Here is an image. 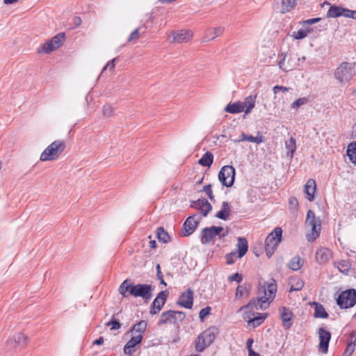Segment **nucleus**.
<instances>
[{
	"mask_svg": "<svg viewBox=\"0 0 356 356\" xmlns=\"http://www.w3.org/2000/svg\"><path fill=\"white\" fill-rule=\"evenodd\" d=\"M316 189V182L314 179H309L305 185V193L309 201H313L314 199V193Z\"/></svg>",
	"mask_w": 356,
	"mask_h": 356,
	"instance_id": "nucleus-24",
	"label": "nucleus"
},
{
	"mask_svg": "<svg viewBox=\"0 0 356 356\" xmlns=\"http://www.w3.org/2000/svg\"><path fill=\"white\" fill-rule=\"evenodd\" d=\"M319 337L318 348L323 353L328 351L329 343L331 339V332L324 327H320L318 331Z\"/></svg>",
	"mask_w": 356,
	"mask_h": 356,
	"instance_id": "nucleus-13",
	"label": "nucleus"
},
{
	"mask_svg": "<svg viewBox=\"0 0 356 356\" xmlns=\"http://www.w3.org/2000/svg\"><path fill=\"white\" fill-rule=\"evenodd\" d=\"M286 148L288 149L287 156L291 158L293 157L294 152L296 150V139L291 137L290 139L285 142Z\"/></svg>",
	"mask_w": 356,
	"mask_h": 356,
	"instance_id": "nucleus-37",
	"label": "nucleus"
},
{
	"mask_svg": "<svg viewBox=\"0 0 356 356\" xmlns=\"http://www.w3.org/2000/svg\"><path fill=\"white\" fill-rule=\"evenodd\" d=\"M168 295L167 291H161L158 293L150 306V314L155 315L161 310L166 302Z\"/></svg>",
	"mask_w": 356,
	"mask_h": 356,
	"instance_id": "nucleus-11",
	"label": "nucleus"
},
{
	"mask_svg": "<svg viewBox=\"0 0 356 356\" xmlns=\"http://www.w3.org/2000/svg\"><path fill=\"white\" fill-rule=\"evenodd\" d=\"M248 250V240L245 237H238L237 238V257L241 259L247 253Z\"/></svg>",
	"mask_w": 356,
	"mask_h": 356,
	"instance_id": "nucleus-22",
	"label": "nucleus"
},
{
	"mask_svg": "<svg viewBox=\"0 0 356 356\" xmlns=\"http://www.w3.org/2000/svg\"><path fill=\"white\" fill-rule=\"evenodd\" d=\"M291 288L290 291H300L304 286V282L298 277L292 278L290 280Z\"/></svg>",
	"mask_w": 356,
	"mask_h": 356,
	"instance_id": "nucleus-38",
	"label": "nucleus"
},
{
	"mask_svg": "<svg viewBox=\"0 0 356 356\" xmlns=\"http://www.w3.org/2000/svg\"><path fill=\"white\" fill-rule=\"evenodd\" d=\"M301 259L297 255L293 257L289 262L288 266L293 270H298L302 267Z\"/></svg>",
	"mask_w": 356,
	"mask_h": 356,
	"instance_id": "nucleus-42",
	"label": "nucleus"
},
{
	"mask_svg": "<svg viewBox=\"0 0 356 356\" xmlns=\"http://www.w3.org/2000/svg\"><path fill=\"white\" fill-rule=\"evenodd\" d=\"M194 293L191 288L183 291L177 301V305L186 309H192L193 306Z\"/></svg>",
	"mask_w": 356,
	"mask_h": 356,
	"instance_id": "nucleus-12",
	"label": "nucleus"
},
{
	"mask_svg": "<svg viewBox=\"0 0 356 356\" xmlns=\"http://www.w3.org/2000/svg\"><path fill=\"white\" fill-rule=\"evenodd\" d=\"M228 280L231 282H236L238 283H240L243 280L242 275L239 274L238 273H236L232 274L228 277Z\"/></svg>",
	"mask_w": 356,
	"mask_h": 356,
	"instance_id": "nucleus-56",
	"label": "nucleus"
},
{
	"mask_svg": "<svg viewBox=\"0 0 356 356\" xmlns=\"http://www.w3.org/2000/svg\"><path fill=\"white\" fill-rule=\"evenodd\" d=\"M337 304L341 309H349L356 305V289H346L339 295Z\"/></svg>",
	"mask_w": 356,
	"mask_h": 356,
	"instance_id": "nucleus-5",
	"label": "nucleus"
},
{
	"mask_svg": "<svg viewBox=\"0 0 356 356\" xmlns=\"http://www.w3.org/2000/svg\"><path fill=\"white\" fill-rule=\"evenodd\" d=\"M65 34L64 33H60L54 36L50 42L55 47L56 49L59 48L65 40Z\"/></svg>",
	"mask_w": 356,
	"mask_h": 356,
	"instance_id": "nucleus-39",
	"label": "nucleus"
},
{
	"mask_svg": "<svg viewBox=\"0 0 356 356\" xmlns=\"http://www.w3.org/2000/svg\"><path fill=\"white\" fill-rule=\"evenodd\" d=\"M118 59V57L116 58H114L113 59H112L111 60H110L106 66H104V67L102 69V74H103L107 68H109V70L111 71L114 69L115 66V62L116 60Z\"/></svg>",
	"mask_w": 356,
	"mask_h": 356,
	"instance_id": "nucleus-54",
	"label": "nucleus"
},
{
	"mask_svg": "<svg viewBox=\"0 0 356 356\" xmlns=\"http://www.w3.org/2000/svg\"><path fill=\"white\" fill-rule=\"evenodd\" d=\"M279 312L284 328L286 330L291 328L293 325L292 318L293 316V313L289 308L286 307H281L279 309Z\"/></svg>",
	"mask_w": 356,
	"mask_h": 356,
	"instance_id": "nucleus-15",
	"label": "nucleus"
},
{
	"mask_svg": "<svg viewBox=\"0 0 356 356\" xmlns=\"http://www.w3.org/2000/svg\"><path fill=\"white\" fill-rule=\"evenodd\" d=\"M207 347H208V346L207 345L205 340L201 337L200 334H199L195 341V350L201 353L203 352Z\"/></svg>",
	"mask_w": 356,
	"mask_h": 356,
	"instance_id": "nucleus-41",
	"label": "nucleus"
},
{
	"mask_svg": "<svg viewBox=\"0 0 356 356\" xmlns=\"http://www.w3.org/2000/svg\"><path fill=\"white\" fill-rule=\"evenodd\" d=\"M237 257V253L236 251H232L231 252L225 255L226 263L227 265H232L236 261Z\"/></svg>",
	"mask_w": 356,
	"mask_h": 356,
	"instance_id": "nucleus-47",
	"label": "nucleus"
},
{
	"mask_svg": "<svg viewBox=\"0 0 356 356\" xmlns=\"http://www.w3.org/2000/svg\"><path fill=\"white\" fill-rule=\"evenodd\" d=\"M250 293V285L243 284V285H239L236 288V298H241L243 296H248Z\"/></svg>",
	"mask_w": 356,
	"mask_h": 356,
	"instance_id": "nucleus-36",
	"label": "nucleus"
},
{
	"mask_svg": "<svg viewBox=\"0 0 356 356\" xmlns=\"http://www.w3.org/2000/svg\"><path fill=\"white\" fill-rule=\"evenodd\" d=\"M164 324L178 325L176 319V313L174 310H168L161 314L158 325L161 326Z\"/></svg>",
	"mask_w": 356,
	"mask_h": 356,
	"instance_id": "nucleus-17",
	"label": "nucleus"
},
{
	"mask_svg": "<svg viewBox=\"0 0 356 356\" xmlns=\"http://www.w3.org/2000/svg\"><path fill=\"white\" fill-rule=\"evenodd\" d=\"M218 332L219 331L217 327L211 326L202 332L200 335L201 337L205 340L207 345L209 346L214 341Z\"/></svg>",
	"mask_w": 356,
	"mask_h": 356,
	"instance_id": "nucleus-20",
	"label": "nucleus"
},
{
	"mask_svg": "<svg viewBox=\"0 0 356 356\" xmlns=\"http://www.w3.org/2000/svg\"><path fill=\"white\" fill-rule=\"evenodd\" d=\"M308 99L307 97H301L293 102L291 104V108H298L300 106L305 105L307 103Z\"/></svg>",
	"mask_w": 356,
	"mask_h": 356,
	"instance_id": "nucleus-48",
	"label": "nucleus"
},
{
	"mask_svg": "<svg viewBox=\"0 0 356 356\" xmlns=\"http://www.w3.org/2000/svg\"><path fill=\"white\" fill-rule=\"evenodd\" d=\"M347 156L350 161L356 165V141L351 142L347 147Z\"/></svg>",
	"mask_w": 356,
	"mask_h": 356,
	"instance_id": "nucleus-34",
	"label": "nucleus"
},
{
	"mask_svg": "<svg viewBox=\"0 0 356 356\" xmlns=\"http://www.w3.org/2000/svg\"><path fill=\"white\" fill-rule=\"evenodd\" d=\"M224 228L222 227H218L213 225L210 227H205L201 232V242L202 244H207L210 243L215 237L219 236V238H222L227 235V232H223Z\"/></svg>",
	"mask_w": 356,
	"mask_h": 356,
	"instance_id": "nucleus-7",
	"label": "nucleus"
},
{
	"mask_svg": "<svg viewBox=\"0 0 356 356\" xmlns=\"http://www.w3.org/2000/svg\"><path fill=\"white\" fill-rule=\"evenodd\" d=\"M266 316H267V314H259L258 316H257L252 318H250L248 321V323L249 324H252L254 327H258L259 325H260L264 321Z\"/></svg>",
	"mask_w": 356,
	"mask_h": 356,
	"instance_id": "nucleus-40",
	"label": "nucleus"
},
{
	"mask_svg": "<svg viewBox=\"0 0 356 356\" xmlns=\"http://www.w3.org/2000/svg\"><path fill=\"white\" fill-rule=\"evenodd\" d=\"M154 287L151 284H132L129 280H125L120 285L119 293L124 298L131 296L134 298H142L144 300L147 301L152 297V291Z\"/></svg>",
	"mask_w": 356,
	"mask_h": 356,
	"instance_id": "nucleus-1",
	"label": "nucleus"
},
{
	"mask_svg": "<svg viewBox=\"0 0 356 356\" xmlns=\"http://www.w3.org/2000/svg\"><path fill=\"white\" fill-rule=\"evenodd\" d=\"M231 140L234 143H240L242 141H250L252 143H254L255 136H253L252 135H247L244 132L241 134V138L235 139V138H231Z\"/></svg>",
	"mask_w": 356,
	"mask_h": 356,
	"instance_id": "nucleus-45",
	"label": "nucleus"
},
{
	"mask_svg": "<svg viewBox=\"0 0 356 356\" xmlns=\"http://www.w3.org/2000/svg\"><path fill=\"white\" fill-rule=\"evenodd\" d=\"M104 341V337H99L98 339H95V340L92 342V344H93V345H97V346H99V345L103 344Z\"/></svg>",
	"mask_w": 356,
	"mask_h": 356,
	"instance_id": "nucleus-64",
	"label": "nucleus"
},
{
	"mask_svg": "<svg viewBox=\"0 0 356 356\" xmlns=\"http://www.w3.org/2000/svg\"><path fill=\"white\" fill-rule=\"evenodd\" d=\"M113 108L109 104H106L102 108V113L105 117H111L113 115Z\"/></svg>",
	"mask_w": 356,
	"mask_h": 356,
	"instance_id": "nucleus-50",
	"label": "nucleus"
},
{
	"mask_svg": "<svg viewBox=\"0 0 356 356\" xmlns=\"http://www.w3.org/2000/svg\"><path fill=\"white\" fill-rule=\"evenodd\" d=\"M199 223V219L195 215L191 216L185 220L182 229L184 231V236H188L192 234L196 229Z\"/></svg>",
	"mask_w": 356,
	"mask_h": 356,
	"instance_id": "nucleus-14",
	"label": "nucleus"
},
{
	"mask_svg": "<svg viewBox=\"0 0 356 356\" xmlns=\"http://www.w3.org/2000/svg\"><path fill=\"white\" fill-rule=\"evenodd\" d=\"M332 253L331 251L327 248H320L316 252V261L322 265L327 263L329 259L331 258Z\"/></svg>",
	"mask_w": 356,
	"mask_h": 356,
	"instance_id": "nucleus-21",
	"label": "nucleus"
},
{
	"mask_svg": "<svg viewBox=\"0 0 356 356\" xmlns=\"http://www.w3.org/2000/svg\"><path fill=\"white\" fill-rule=\"evenodd\" d=\"M223 31L224 28L222 26L208 29L205 33V38H207L208 40H212L220 35Z\"/></svg>",
	"mask_w": 356,
	"mask_h": 356,
	"instance_id": "nucleus-32",
	"label": "nucleus"
},
{
	"mask_svg": "<svg viewBox=\"0 0 356 356\" xmlns=\"http://www.w3.org/2000/svg\"><path fill=\"white\" fill-rule=\"evenodd\" d=\"M346 12H348V9L346 8H343L341 6H338L336 5L330 6L327 13V17H339L341 16H345Z\"/></svg>",
	"mask_w": 356,
	"mask_h": 356,
	"instance_id": "nucleus-23",
	"label": "nucleus"
},
{
	"mask_svg": "<svg viewBox=\"0 0 356 356\" xmlns=\"http://www.w3.org/2000/svg\"><path fill=\"white\" fill-rule=\"evenodd\" d=\"M257 95H250L247 97L243 102L242 105L244 108V112L245 114L250 113L255 106Z\"/></svg>",
	"mask_w": 356,
	"mask_h": 356,
	"instance_id": "nucleus-27",
	"label": "nucleus"
},
{
	"mask_svg": "<svg viewBox=\"0 0 356 356\" xmlns=\"http://www.w3.org/2000/svg\"><path fill=\"white\" fill-rule=\"evenodd\" d=\"M156 268V276H157L158 280H160V284L166 286L167 284L165 283V282L163 280V275L162 274L160 265L157 264Z\"/></svg>",
	"mask_w": 356,
	"mask_h": 356,
	"instance_id": "nucleus-55",
	"label": "nucleus"
},
{
	"mask_svg": "<svg viewBox=\"0 0 356 356\" xmlns=\"http://www.w3.org/2000/svg\"><path fill=\"white\" fill-rule=\"evenodd\" d=\"M142 340L143 336L141 334L132 337L124 346V353L126 355H131L135 351L134 348L137 345L140 344Z\"/></svg>",
	"mask_w": 356,
	"mask_h": 356,
	"instance_id": "nucleus-19",
	"label": "nucleus"
},
{
	"mask_svg": "<svg viewBox=\"0 0 356 356\" xmlns=\"http://www.w3.org/2000/svg\"><path fill=\"white\" fill-rule=\"evenodd\" d=\"M213 162V154L209 152H206L201 159H199L198 163L204 167L210 168Z\"/></svg>",
	"mask_w": 356,
	"mask_h": 356,
	"instance_id": "nucleus-29",
	"label": "nucleus"
},
{
	"mask_svg": "<svg viewBox=\"0 0 356 356\" xmlns=\"http://www.w3.org/2000/svg\"><path fill=\"white\" fill-rule=\"evenodd\" d=\"M105 325L107 327L111 326V330H118L122 326V323L120 322V321L118 319H117L114 317V315H113L111 319L108 322H107Z\"/></svg>",
	"mask_w": 356,
	"mask_h": 356,
	"instance_id": "nucleus-44",
	"label": "nucleus"
},
{
	"mask_svg": "<svg viewBox=\"0 0 356 356\" xmlns=\"http://www.w3.org/2000/svg\"><path fill=\"white\" fill-rule=\"evenodd\" d=\"M232 207L227 202H223L222 204V209L215 215L219 219L226 220L228 219Z\"/></svg>",
	"mask_w": 356,
	"mask_h": 356,
	"instance_id": "nucleus-26",
	"label": "nucleus"
},
{
	"mask_svg": "<svg viewBox=\"0 0 356 356\" xmlns=\"http://www.w3.org/2000/svg\"><path fill=\"white\" fill-rule=\"evenodd\" d=\"M65 145L63 141L55 140L51 143L41 154L40 160L42 161H53L64 151Z\"/></svg>",
	"mask_w": 356,
	"mask_h": 356,
	"instance_id": "nucleus-4",
	"label": "nucleus"
},
{
	"mask_svg": "<svg viewBox=\"0 0 356 356\" xmlns=\"http://www.w3.org/2000/svg\"><path fill=\"white\" fill-rule=\"evenodd\" d=\"M313 305H314V316L315 318H326L328 317L329 315L323 305L316 302H314Z\"/></svg>",
	"mask_w": 356,
	"mask_h": 356,
	"instance_id": "nucleus-30",
	"label": "nucleus"
},
{
	"mask_svg": "<svg viewBox=\"0 0 356 356\" xmlns=\"http://www.w3.org/2000/svg\"><path fill=\"white\" fill-rule=\"evenodd\" d=\"M264 141V137L261 134L258 133L257 136H255L254 143L257 144H259V143H263Z\"/></svg>",
	"mask_w": 356,
	"mask_h": 356,
	"instance_id": "nucleus-62",
	"label": "nucleus"
},
{
	"mask_svg": "<svg viewBox=\"0 0 356 356\" xmlns=\"http://www.w3.org/2000/svg\"><path fill=\"white\" fill-rule=\"evenodd\" d=\"M139 31H140V29L138 28V29H136L134 31H132V33L129 35V36L127 39V42H130L134 40L138 39L139 37Z\"/></svg>",
	"mask_w": 356,
	"mask_h": 356,
	"instance_id": "nucleus-57",
	"label": "nucleus"
},
{
	"mask_svg": "<svg viewBox=\"0 0 356 356\" xmlns=\"http://www.w3.org/2000/svg\"><path fill=\"white\" fill-rule=\"evenodd\" d=\"M172 41L177 43L187 42L193 37V33L190 31L180 30L172 32Z\"/></svg>",
	"mask_w": 356,
	"mask_h": 356,
	"instance_id": "nucleus-18",
	"label": "nucleus"
},
{
	"mask_svg": "<svg viewBox=\"0 0 356 356\" xmlns=\"http://www.w3.org/2000/svg\"><path fill=\"white\" fill-rule=\"evenodd\" d=\"M289 204L291 209L297 210L298 208V201L296 197L291 196L289 199Z\"/></svg>",
	"mask_w": 356,
	"mask_h": 356,
	"instance_id": "nucleus-53",
	"label": "nucleus"
},
{
	"mask_svg": "<svg viewBox=\"0 0 356 356\" xmlns=\"http://www.w3.org/2000/svg\"><path fill=\"white\" fill-rule=\"evenodd\" d=\"M291 36L295 40H302L305 38H306V32L305 31L304 29H300V30H298L297 31H293L292 33Z\"/></svg>",
	"mask_w": 356,
	"mask_h": 356,
	"instance_id": "nucleus-51",
	"label": "nucleus"
},
{
	"mask_svg": "<svg viewBox=\"0 0 356 356\" xmlns=\"http://www.w3.org/2000/svg\"><path fill=\"white\" fill-rule=\"evenodd\" d=\"M225 112L236 114L244 111V108L242 105V102L237 101L234 103L228 104L224 108Z\"/></svg>",
	"mask_w": 356,
	"mask_h": 356,
	"instance_id": "nucleus-25",
	"label": "nucleus"
},
{
	"mask_svg": "<svg viewBox=\"0 0 356 356\" xmlns=\"http://www.w3.org/2000/svg\"><path fill=\"white\" fill-rule=\"evenodd\" d=\"M277 284L274 279L270 280V282H264V285H261V282L259 283L258 291L259 294L264 293L263 302H266L269 305V302L272 301L277 292Z\"/></svg>",
	"mask_w": 356,
	"mask_h": 356,
	"instance_id": "nucleus-8",
	"label": "nucleus"
},
{
	"mask_svg": "<svg viewBox=\"0 0 356 356\" xmlns=\"http://www.w3.org/2000/svg\"><path fill=\"white\" fill-rule=\"evenodd\" d=\"M211 309L210 307H206L200 310L199 318L201 322H203L204 318L211 314Z\"/></svg>",
	"mask_w": 356,
	"mask_h": 356,
	"instance_id": "nucleus-49",
	"label": "nucleus"
},
{
	"mask_svg": "<svg viewBox=\"0 0 356 356\" xmlns=\"http://www.w3.org/2000/svg\"><path fill=\"white\" fill-rule=\"evenodd\" d=\"M147 322L145 321H140L133 327V330L137 332H144L147 328Z\"/></svg>",
	"mask_w": 356,
	"mask_h": 356,
	"instance_id": "nucleus-46",
	"label": "nucleus"
},
{
	"mask_svg": "<svg viewBox=\"0 0 356 356\" xmlns=\"http://www.w3.org/2000/svg\"><path fill=\"white\" fill-rule=\"evenodd\" d=\"M282 239V229L280 227H275L273 231L268 235L265 241V250L266 255L270 258Z\"/></svg>",
	"mask_w": 356,
	"mask_h": 356,
	"instance_id": "nucleus-3",
	"label": "nucleus"
},
{
	"mask_svg": "<svg viewBox=\"0 0 356 356\" xmlns=\"http://www.w3.org/2000/svg\"><path fill=\"white\" fill-rule=\"evenodd\" d=\"M199 210L203 216H207L208 213L211 211L212 206L205 198H202L200 205L199 206Z\"/></svg>",
	"mask_w": 356,
	"mask_h": 356,
	"instance_id": "nucleus-35",
	"label": "nucleus"
},
{
	"mask_svg": "<svg viewBox=\"0 0 356 356\" xmlns=\"http://www.w3.org/2000/svg\"><path fill=\"white\" fill-rule=\"evenodd\" d=\"M56 49L55 47L52 44V43L49 41H47L44 44H43L40 49H38L39 54H49L54 50Z\"/></svg>",
	"mask_w": 356,
	"mask_h": 356,
	"instance_id": "nucleus-43",
	"label": "nucleus"
},
{
	"mask_svg": "<svg viewBox=\"0 0 356 356\" xmlns=\"http://www.w3.org/2000/svg\"><path fill=\"white\" fill-rule=\"evenodd\" d=\"M344 17L356 19V10L348 9V12H346Z\"/></svg>",
	"mask_w": 356,
	"mask_h": 356,
	"instance_id": "nucleus-60",
	"label": "nucleus"
},
{
	"mask_svg": "<svg viewBox=\"0 0 356 356\" xmlns=\"http://www.w3.org/2000/svg\"><path fill=\"white\" fill-rule=\"evenodd\" d=\"M177 324L182 322L186 318V313L180 311H175Z\"/></svg>",
	"mask_w": 356,
	"mask_h": 356,
	"instance_id": "nucleus-58",
	"label": "nucleus"
},
{
	"mask_svg": "<svg viewBox=\"0 0 356 356\" xmlns=\"http://www.w3.org/2000/svg\"><path fill=\"white\" fill-rule=\"evenodd\" d=\"M29 341V337L22 332H17L8 338L6 346L11 350L23 348Z\"/></svg>",
	"mask_w": 356,
	"mask_h": 356,
	"instance_id": "nucleus-10",
	"label": "nucleus"
},
{
	"mask_svg": "<svg viewBox=\"0 0 356 356\" xmlns=\"http://www.w3.org/2000/svg\"><path fill=\"white\" fill-rule=\"evenodd\" d=\"M354 65L351 63L342 62L335 70L334 75L335 79L341 83L350 80L353 75Z\"/></svg>",
	"mask_w": 356,
	"mask_h": 356,
	"instance_id": "nucleus-6",
	"label": "nucleus"
},
{
	"mask_svg": "<svg viewBox=\"0 0 356 356\" xmlns=\"http://www.w3.org/2000/svg\"><path fill=\"white\" fill-rule=\"evenodd\" d=\"M306 224L311 227V232L307 234V239L309 242H313L320 235L321 229V221L316 218L312 210H309L307 213Z\"/></svg>",
	"mask_w": 356,
	"mask_h": 356,
	"instance_id": "nucleus-2",
	"label": "nucleus"
},
{
	"mask_svg": "<svg viewBox=\"0 0 356 356\" xmlns=\"http://www.w3.org/2000/svg\"><path fill=\"white\" fill-rule=\"evenodd\" d=\"M211 187H212L211 184H207L205 186H204L202 191L205 192L207 193V195H208L213 193L212 190H211Z\"/></svg>",
	"mask_w": 356,
	"mask_h": 356,
	"instance_id": "nucleus-63",
	"label": "nucleus"
},
{
	"mask_svg": "<svg viewBox=\"0 0 356 356\" xmlns=\"http://www.w3.org/2000/svg\"><path fill=\"white\" fill-rule=\"evenodd\" d=\"M289 88H286L284 86H275L273 87V92L275 94H277L280 91L285 92L289 91Z\"/></svg>",
	"mask_w": 356,
	"mask_h": 356,
	"instance_id": "nucleus-59",
	"label": "nucleus"
},
{
	"mask_svg": "<svg viewBox=\"0 0 356 356\" xmlns=\"http://www.w3.org/2000/svg\"><path fill=\"white\" fill-rule=\"evenodd\" d=\"M263 301L264 298L261 296L252 298L247 305L243 306L241 309H250V312L258 309H266L268 307V304H266V302H263Z\"/></svg>",
	"mask_w": 356,
	"mask_h": 356,
	"instance_id": "nucleus-16",
	"label": "nucleus"
},
{
	"mask_svg": "<svg viewBox=\"0 0 356 356\" xmlns=\"http://www.w3.org/2000/svg\"><path fill=\"white\" fill-rule=\"evenodd\" d=\"M350 341L348 343L347 347L345 350L346 356H351L354 353L356 346V332L353 331L350 334Z\"/></svg>",
	"mask_w": 356,
	"mask_h": 356,
	"instance_id": "nucleus-28",
	"label": "nucleus"
},
{
	"mask_svg": "<svg viewBox=\"0 0 356 356\" xmlns=\"http://www.w3.org/2000/svg\"><path fill=\"white\" fill-rule=\"evenodd\" d=\"M235 176V168L232 165H225L219 172L218 179L222 186L230 188L234 185Z\"/></svg>",
	"mask_w": 356,
	"mask_h": 356,
	"instance_id": "nucleus-9",
	"label": "nucleus"
},
{
	"mask_svg": "<svg viewBox=\"0 0 356 356\" xmlns=\"http://www.w3.org/2000/svg\"><path fill=\"white\" fill-rule=\"evenodd\" d=\"M297 0H281V7L280 11L284 14L292 10L296 5Z\"/></svg>",
	"mask_w": 356,
	"mask_h": 356,
	"instance_id": "nucleus-31",
	"label": "nucleus"
},
{
	"mask_svg": "<svg viewBox=\"0 0 356 356\" xmlns=\"http://www.w3.org/2000/svg\"><path fill=\"white\" fill-rule=\"evenodd\" d=\"M321 19H322L321 17L312 18V19L303 20L300 24L302 26H305V25H312V24H316L317 22H319L320 21H321Z\"/></svg>",
	"mask_w": 356,
	"mask_h": 356,
	"instance_id": "nucleus-52",
	"label": "nucleus"
},
{
	"mask_svg": "<svg viewBox=\"0 0 356 356\" xmlns=\"http://www.w3.org/2000/svg\"><path fill=\"white\" fill-rule=\"evenodd\" d=\"M156 234V238L160 242L167 243L170 241V235L167 232L165 231L163 227H158Z\"/></svg>",
	"mask_w": 356,
	"mask_h": 356,
	"instance_id": "nucleus-33",
	"label": "nucleus"
},
{
	"mask_svg": "<svg viewBox=\"0 0 356 356\" xmlns=\"http://www.w3.org/2000/svg\"><path fill=\"white\" fill-rule=\"evenodd\" d=\"M201 200L202 199H199V200H197L196 201H191L190 207L191 208L198 209H199V206L200 205V203H201Z\"/></svg>",
	"mask_w": 356,
	"mask_h": 356,
	"instance_id": "nucleus-61",
	"label": "nucleus"
}]
</instances>
